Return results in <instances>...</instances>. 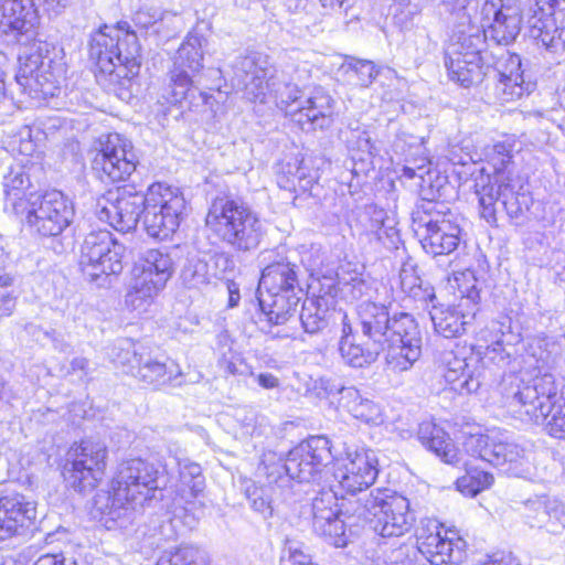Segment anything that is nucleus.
Segmentation results:
<instances>
[{"label":"nucleus","instance_id":"nucleus-1","mask_svg":"<svg viewBox=\"0 0 565 565\" xmlns=\"http://www.w3.org/2000/svg\"><path fill=\"white\" fill-rule=\"evenodd\" d=\"M232 71L237 86H243L250 99L264 103L268 95L273 96L286 116L302 129H322L330 125L331 96L322 87H315L305 96L299 89L303 76L298 65L290 64L278 72L268 55L252 52L238 56Z\"/></svg>","mask_w":565,"mask_h":565},{"label":"nucleus","instance_id":"nucleus-2","mask_svg":"<svg viewBox=\"0 0 565 565\" xmlns=\"http://www.w3.org/2000/svg\"><path fill=\"white\" fill-rule=\"evenodd\" d=\"M89 57L97 66V82L121 100H129L140 71L136 33L120 25L99 28L90 36Z\"/></svg>","mask_w":565,"mask_h":565},{"label":"nucleus","instance_id":"nucleus-3","mask_svg":"<svg viewBox=\"0 0 565 565\" xmlns=\"http://www.w3.org/2000/svg\"><path fill=\"white\" fill-rule=\"evenodd\" d=\"M360 328L364 338L376 339L382 350L386 349V366L393 373L411 370L422 355L418 323L407 312L391 313V302L364 303L360 309Z\"/></svg>","mask_w":565,"mask_h":565},{"label":"nucleus","instance_id":"nucleus-4","mask_svg":"<svg viewBox=\"0 0 565 565\" xmlns=\"http://www.w3.org/2000/svg\"><path fill=\"white\" fill-rule=\"evenodd\" d=\"M355 525V531L365 522L373 523V530L382 537H399L415 523L409 500L390 489L377 488L351 501L343 511Z\"/></svg>","mask_w":565,"mask_h":565},{"label":"nucleus","instance_id":"nucleus-5","mask_svg":"<svg viewBox=\"0 0 565 565\" xmlns=\"http://www.w3.org/2000/svg\"><path fill=\"white\" fill-rule=\"evenodd\" d=\"M205 223L221 242L236 252L256 249L265 235L257 213L241 199L215 198L209 207Z\"/></svg>","mask_w":565,"mask_h":565},{"label":"nucleus","instance_id":"nucleus-6","mask_svg":"<svg viewBox=\"0 0 565 565\" xmlns=\"http://www.w3.org/2000/svg\"><path fill=\"white\" fill-rule=\"evenodd\" d=\"M552 374L536 376L518 386L511 404L519 405L529 418L543 424L547 434L565 440V402Z\"/></svg>","mask_w":565,"mask_h":565},{"label":"nucleus","instance_id":"nucleus-7","mask_svg":"<svg viewBox=\"0 0 565 565\" xmlns=\"http://www.w3.org/2000/svg\"><path fill=\"white\" fill-rule=\"evenodd\" d=\"M332 457L330 440L326 436H311L292 448L284 463L265 465L258 470L267 477L268 486L285 487L290 479L311 482L318 480Z\"/></svg>","mask_w":565,"mask_h":565},{"label":"nucleus","instance_id":"nucleus-8","mask_svg":"<svg viewBox=\"0 0 565 565\" xmlns=\"http://www.w3.org/2000/svg\"><path fill=\"white\" fill-rule=\"evenodd\" d=\"M412 220L427 254L449 255L458 248L462 230L458 217L443 202L422 200L413 210Z\"/></svg>","mask_w":565,"mask_h":565},{"label":"nucleus","instance_id":"nucleus-9","mask_svg":"<svg viewBox=\"0 0 565 565\" xmlns=\"http://www.w3.org/2000/svg\"><path fill=\"white\" fill-rule=\"evenodd\" d=\"M462 446L471 457L489 462L509 475L519 478H526L532 475L531 448L509 440L504 434H470L463 440Z\"/></svg>","mask_w":565,"mask_h":565},{"label":"nucleus","instance_id":"nucleus-10","mask_svg":"<svg viewBox=\"0 0 565 565\" xmlns=\"http://www.w3.org/2000/svg\"><path fill=\"white\" fill-rule=\"evenodd\" d=\"M476 195L479 201L480 216L490 225H497L498 201L501 202L508 216L512 220H520L529 210L530 196L523 189V182L516 174H499L481 178L476 185Z\"/></svg>","mask_w":565,"mask_h":565},{"label":"nucleus","instance_id":"nucleus-11","mask_svg":"<svg viewBox=\"0 0 565 565\" xmlns=\"http://www.w3.org/2000/svg\"><path fill=\"white\" fill-rule=\"evenodd\" d=\"M124 244L106 230L92 231L82 244L79 266L90 282L106 286L109 276H117L124 269Z\"/></svg>","mask_w":565,"mask_h":565},{"label":"nucleus","instance_id":"nucleus-12","mask_svg":"<svg viewBox=\"0 0 565 565\" xmlns=\"http://www.w3.org/2000/svg\"><path fill=\"white\" fill-rule=\"evenodd\" d=\"M171 256L161 249H148L132 267V281L126 303L135 310H146L166 287L173 274Z\"/></svg>","mask_w":565,"mask_h":565},{"label":"nucleus","instance_id":"nucleus-13","mask_svg":"<svg viewBox=\"0 0 565 565\" xmlns=\"http://www.w3.org/2000/svg\"><path fill=\"white\" fill-rule=\"evenodd\" d=\"M142 223L147 234L166 239L180 226L186 202L182 191L164 183H153L146 193Z\"/></svg>","mask_w":565,"mask_h":565},{"label":"nucleus","instance_id":"nucleus-14","mask_svg":"<svg viewBox=\"0 0 565 565\" xmlns=\"http://www.w3.org/2000/svg\"><path fill=\"white\" fill-rule=\"evenodd\" d=\"M107 457V446L100 440L84 439L74 444L64 465L68 486L81 493L92 492L105 476Z\"/></svg>","mask_w":565,"mask_h":565},{"label":"nucleus","instance_id":"nucleus-15","mask_svg":"<svg viewBox=\"0 0 565 565\" xmlns=\"http://www.w3.org/2000/svg\"><path fill=\"white\" fill-rule=\"evenodd\" d=\"M458 282L460 300L454 307L433 306L430 318L435 331L446 339L460 337L466 328L475 319L480 302V291L477 287V279L471 271L461 273L455 278Z\"/></svg>","mask_w":565,"mask_h":565},{"label":"nucleus","instance_id":"nucleus-16","mask_svg":"<svg viewBox=\"0 0 565 565\" xmlns=\"http://www.w3.org/2000/svg\"><path fill=\"white\" fill-rule=\"evenodd\" d=\"M354 500V497L342 499L339 505V499L332 489H321L311 502L313 531L335 547L345 546L349 536L355 533V525L350 524V519L343 511Z\"/></svg>","mask_w":565,"mask_h":565},{"label":"nucleus","instance_id":"nucleus-17","mask_svg":"<svg viewBox=\"0 0 565 565\" xmlns=\"http://www.w3.org/2000/svg\"><path fill=\"white\" fill-rule=\"evenodd\" d=\"M117 354L118 364L126 367V372L153 388L166 385H180L182 372L173 361H162L159 356L151 354L145 348L138 350L135 344L125 341Z\"/></svg>","mask_w":565,"mask_h":565},{"label":"nucleus","instance_id":"nucleus-18","mask_svg":"<svg viewBox=\"0 0 565 565\" xmlns=\"http://www.w3.org/2000/svg\"><path fill=\"white\" fill-rule=\"evenodd\" d=\"M417 548L431 565H459L466 556V541L437 520H422L416 530Z\"/></svg>","mask_w":565,"mask_h":565},{"label":"nucleus","instance_id":"nucleus-19","mask_svg":"<svg viewBox=\"0 0 565 565\" xmlns=\"http://www.w3.org/2000/svg\"><path fill=\"white\" fill-rule=\"evenodd\" d=\"M526 24L530 36L547 52L565 51V8L558 0H530Z\"/></svg>","mask_w":565,"mask_h":565},{"label":"nucleus","instance_id":"nucleus-20","mask_svg":"<svg viewBox=\"0 0 565 565\" xmlns=\"http://www.w3.org/2000/svg\"><path fill=\"white\" fill-rule=\"evenodd\" d=\"M204 43L203 35L189 33L178 49L170 71V82L163 95L167 103L178 104L185 98L194 77L203 68Z\"/></svg>","mask_w":565,"mask_h":565},{"label":"nucleus","instance_id":"nucleus-21","mask_svg":"<svg viewBox=\"0 0 565 565\" xmlns=\"http://www.w3.org/2000/svg\"><path fill=\"white\" fill-rule=\"evenodd\" d=\"M22 216L33 231L51 237L60 235L71 224L74 209L62 192L52 190L33 196Z\"/></svg>","mask_w":565,"mask_h":565},{"label":"nucleus","instance_id":"nucleus-22","mask_svg":"<svg viewBox=\"0 0 565 565\" xmlns=\"http://www.w3.org/2000/svg\"><path fill=\"white\" fill-rule=\"evenodd\" d=\"M137 157L131 142L119 134H108L99 139V149L92 161L100 180L126 181L136 170Z\"/></svg>","mask_w":565,"mask_h":565},{"label":"nucleus","instance_id":"nucleus-23","mask_svg":"<svg viewBox=\"0 0 565 565\" xmlns=\"http://www.w3.org/2000/svg\"><path fill=\"white\" fill-rule=\"evenodd\" d=\"M159 469L151 462L134 458L120 463L111 489H117V500L130 499L145 503L156 498L159 487Z\"/></svg>","mask_w":565,"mask_h":565},{"label":"nucleus","instance_id":"nucleus-24","mask_svg":"<svg viewBox=\"0 0 565 565\" xmlns=\"http://www.w3.org/2000/svg\"><path fill=\"white\" fill-rule=\"evenodd\" d=\"M145 204H147L146 194L132 188H122L115 192L108 191L98 199L96 215L116 231L128 233L136 228Z\"/></svg>","mask_w":565,"mask_h":565},{"label":"nucleus","instance_id":"nucleus-25","mask_svg":"<svg viewBox=\"0 0 565 565\" xmlns=\"http://www.w3.org/2000/svg\"><path fill=\"white\" fill-rule=\"evenodd\" d=\"M484 35L498 44L508 45L521 32L522 8L520 0H486L480 10Z\"/></svg>","mask_w":565,"mask_h":565},{"label":"nucleus","instance_id":"nucleus-26","mask_svg":"<svg viewBox=\"0 0 565 565\" xmlns=\"http://www.w3.org/2000/svg\"><path fill=\"white\" fill-rule=\"evenodd\" d=\"M18 84L33 98L54 97L60 92L58 76L52 70V60L40 53L19 55Z\"/></svg>","mask_w":565,"mask_h":565},{"label":"nucleus","instance_id":"nucleus-27","mask_svg":"<svg viewBox=\"0 0 565 565\" xmlns=\"http://www.w3.org/2000/svg\"><path fill=\"white\" fill-rule=\"evenodd\" d=\"M347 462L335 477L340 487L354 495L370 488L379 475L376 452L365 447H348Z\"/></svg>","mask_w":565,"mask_h":565},{"label":"nucleus","instance_id":"nucleus-28","mask_svg":"<svg viewBox=\"0 0 565 565\" xmlns=\"http://www.w3.org/2000/svg\"><path fill=\"white\" fill-rule=\"evenodd\" d=\"M1 12L2 33L11 35L22 45L35 41L40 17L33 0H4Z\"/></svg>","mask_w":565,"mask_h":565},{"label":"nucleus","instance_id":"nucleus-29","mask_svg":"<svg viewBox=\"0 0 565 565\" xmlns=\"http://www.w3.org/2000/svg\"><path fill=\"white\" fill-rule=\"evenodd\" d=\"M36 519V504L12 492L0 498V541L23 535Z\"/></svg>","mask_w":565,"mask_h":565},{"label":"nucleus","instance_id":"nucleus-30","mask_svg":"<svg viewBox=\"0 0 565 565\" xmlns=\"http://www.w3.org/2000/svg\"><path fill=\"white\" fill-rule=\"evenodd\" d=\"M348 264L338 273V280L342 298L349 302H359L356 315L360 320V309L364 303L386 305L380 301L379 282L366 277L363 268Z\"/></svg>","mask_w":565,"mask_h":565},{"label":"nucleus","instance_id":"nucleus-31","mask_svg":"<svg viewBox=\"0 0 565 565\" xmlns=\"http://www.w3.org/2000/svg\"><path fill=\"white\" fill-rule=\"evenodd\" d=\"M300 274V267L287 258L275 260L263 269L257 291L303 295Z\"/></svg>","mask_w":565,"mask_h":565},{"label":"nucleus","instance_id":"nucleus-32","mask_svg":"<svg viewBox=\"0 0 565 565\" xmlns=\"http://www.w3.org/2000/svg\"><path fill=\"white\" fill-rule=\"evenodd\" d=\"M96 505L108 530H125L135 522L137 508L142 507L143 503H135L130 499L117 500V489H111V493L97 497Z\"/></svg>","mask_w":565,"mask_h":565},{"label":"nucleus","instance_id":"nucleus-33","mask_svg":"<svg viewBox=\"0 0 565 565\" xmlns=\"http://www.w3.org/2000/svg\"><path fill=\"white\" fill-rule=\"evenodd\" d=\"M4 209L22 216L38 193L29 192L30 178L21 166L10 168L3 177Z\"/></svg>","mask_w":565,"mask_h":565},{"label":"nucleus","instance_id":"nucleus-34","mask_svg":"<svg viewBox=\"0 0 565 565\" xmlns=\"http://www.w3.org/2000/svg\"><path fill=\"white\" fill-rule=\"evenodd\" d=\"M460 54L457 49H447L446 51L445 65L449 78L463 87L481 83L487 70L482 63V57L475 53Z\"/></svg>","mask_w":565,"mask_h":565},{"label":"nucleus","instance_id":"nucleus-35","mask_svg":"<svg viewBox=\"0 0 565 565\" xmlns=\"http://www.w3.org/2000/svg\"><path fill=\"white\" fill-rule=\"evenodd\" d=\"M335 305L337 300L329 295L306 298L299 316L303 331L309 334L323 331L335 319Z\"/></svg>","mask_w":565,"mask_h":565},{"label":"nucleus","instance_id":"nucleus-36","mask_svg":"<svg viewBox=\"0 0 565 565\" xmlns=\"http://www.w3.org/2000/svg\"><path fill=\"white\" fill-rule=\"evenodd\" d=\"M258 292L260 315L271 326L285 324L297 311L302 295L281 292Z\"/></svg>","mask_w":565,"mask_h":565},{"label":"nucleus","instance_id":"nucleus-37","mask_svg":"<svg viewBox=\"0 0 565 565\" xmlns=\"http://www.w3.org/2000/svg\"><path fill=\"white\" fill-rule=\"evenodd\" d=\"M418 439L423 446L439 457L445 463L458 466L462 455L449 435L433 422H423L418 427Z\"/></svg>","mask_w":565,"mask_h":565},{"label":"nucleus","instance_id":"nucleus-38","mask_svg":"<svg viewBox=\"0 0 565 565\" xmlns=\"http://www.w3.org/2000/svg\"><path fill=\"white\" fill-rule=\"evenodd\" d=\"M521 66L520 55L510 54L505 63L501 64V68L497 70L498 84L495 89L503 102L520 98L529 90V85L524 86Z\"/></svg>","mask_w":565,"mask_h":565},{"label":"nucleus","instance_id":"nucleus-39","mask_svg":"<svg viewBox=\"0 0 565 565\" xmlns=\"http://www.w3.org/2000/svg\"><path fill=\"white\" fill-rule=\"evenodd\" d=\"M339 404L354 418L367 425L377 426L384 422V414L381 406L363 397L360 391L353 386L343 391V397H340Z\"/></svg>","mask_w":565,"mask_h":565},{"label":"nucleus","instance_id":"nucleus-40","mask_svg":"<svg viewBox=\"0 0 565 565\" xmlns=\"http://www.w3.org/2000/svg\"><path fill=\"white\" fill-rule=\"evenodd\" d=\"M444 361L447 363L444 377L452 391L459 394H470L480 387L479 375L470 370V364L466 359L457 358L449 352L445 354Z\"/></svg>","mask_w":565,"mask_h":565},{"label":"nucleus","instance_id":"nucleus-41","mask_svg":"<svg viewBox=\"0 0 565 565\" xmlns=\"http://www.w3.org/2000/svg\"><path fill=\"white\" fill-rule=\"evenodd\" d=\"M398 287L405 297L415 301L428 303L436 298L434 288L420 278L417 266L411 260L403 263L399 269Z\"/></svg>","mask_w":565,"mask_h":565},{"label":"nucleus","instance_id":"nucleus-42","mask_svg":"<svg viewBox=\"0 0 565 565\" xmlns=\"http://www.w3.org/2000/svg\"><path fill=\"white\" fill-rule=\"evenodd\" d=\"M339 351L344 363L352 367H364L376 361L383 351L376 339L363 343L340 341Z\"/></svg>","mask_w":565,"mask_h":565},{"label":"nucleus","instance_id":"nucleus-43","mask_svg":"<svg viewBox=\"0 0 565 565\" xmlns=\"http://www.w3.org/2000/svg\"><path fill=\"white\" fill-rule=\"evenodd\" d=\"M491 329L495 335L487 347L486 355L504 364L511 355L509 349L520 342L521 335L512 331L510 322H492Z\"/></svg>","mask_w":565,"mask_h":565},{"label":"nucleus","instance_id":"nucleus-44","mask_svg":"<svg viewBox=\"0 0 565 565\" xmlns=\"http://www.w3.org/2000/svg\"><path fill=\"white\" fill-rule=\"evenodd\" d=\"M180 475L179 493L185 503H190L204 489V477L201 466L190 459H180L178 461Z\"/></svg>","mask_w":565,"mask_h":565},{"label":"nucleus","instance_id":"nucleus-45","mask_svg":"<svg viewBox=\"0 0 565 565\" xmlns=\"http://www.w3.org/2000/svg\"><path fill=\"white\" fill-rule=\"evenodd\" d=\"M361 223L365 230L373 233L379 241H383L384 237L392 238L396 235L393 220L387 216L384 209L377 205L370 204L364 207V212L361 215Z\"/></svg>","mask_w":565,"mask_h":565},{"label":"nucleus","instance_id":"nucleus-46","mask_svg":"<svg viewBox=\"0 0 565 565\" xmlns=\"http://www.w3.org/2000/svg\"><path fill=\"white\" fill-rule=\"evenodd\" d=\"M515 147L516 140L513 137H505L492 146L488 158L493 167L494 177H499V174H514L512 159L514 152L519 151Z\"/></svg>","mask_w":565,"mask_h":565},{"label":"nucleus","instance_id":"nucleus-47","mask_svg":"<svg viewBox=\"0 0 565 565\" xmlns=\"http://www.w3.org/2000/svg\"><path fill=\"white\" fill-rule=\"evenodd\" d=\"M345 142L351 151L361 153L360 160H365V157L375 154L376 149L372 141V137L367 128L359 121L351 122L348 130L344 132Z\"/></svg>","mask_w":565,"mask_h":565},{"label":"nucleus","instance_id":"nucleus-48","mask_svg":"<svg viewBox=\"0 0 565 565\" xmlns=\"http://www.w3.org/2000/svg\"><path fill=\"white\" fill-rule=\"evenodd\" d=\"M493 481L492 473L475 469L458 478L457 488L463 494L475 497L482 490L488 489Z\"/></svg>","mask_w":565,"mask_h":565},{"label":"nucleus","instance_id":"nucleus-49","mask_svg":"<svg viewBox=\"0 0 565 565\" xmlns=\"http://www.w3.org/2000/svg\"><path fill=\"white\" fill-rule=\"evenodd\" d=\"M181 279L189 288H201L210 284L207 264L201 259H190L182 269Z\"/></svg>","mask_w":565,"mask_h":565},{"label":"nucleus","instance_id":"nucleus-50","mask_svg":"<svg viewBox=\"0 0 565 565\" xmlns=\"http://www.w3.org/2000/svg\"><path fill=\"white\" fill-rule=\"evenodd\" d=\"M177 19L178 17L175 14L161 12L156 8H142L136 12L134 21L136 25L141 29H153L154 33H160L164 21H172Z\"/></svg>","mask_w":565,"mask_h":565},{"label":"nucleus","instance_id":"nucleus-51","mask_svg":"<svg viewBox=\"0 0 565 565\" xmlns=\"http://www.w3.org/2000/svg\"><path fill=\"white\" fill-rule=\"evenodd\" d=\"M343 66L358 77L356 84L363 88L369 87L379 75V68L369 60L350 57Z\"/></svg>","mask_w":565,"mask_h":565},{"label":"nucleus","instance_id":"nucleus-52","mask_svg":"<svg viewBox=\"0 0 565 565\" xmlns=\"http://www.w3.org/2000/svg\"><path fill=\"white\" fill-rule=\"evenodd\" d=\"M274 486L275 484L268 486V481L266 480V484L264 487L258 488L250 484L245 489L246 498L249 500L250 507L265 518L273 514L271 500L267 492L268 489H271Z\"/></svg>","mask_w":565,"mask_h":565},{"label":"nucleus","instance_id":"nucleus-53","mask_svg":"<svg viewBox=\"0 0 565 565\" xmlns=\"http://www.w3.org/2000/svg\"><path fill=\"white\" fill-rule=\"evenodd\" d=\"M280 565H317L311 555L306 551L303 543L295 540H286Z\"/></svg>","mask_w":565,"mask_h":565},{"label":"nucleus","instance_id":"nucleus-54","mask_svg":"<svg viewBox=\"0 0 565 565\" xmlns=\"http://www.w3.org/2000/svg\"><path fill=\"white\" fill-rule=\"evenodd\" d=\"M484 34L481 35L479 32L475 34L461 33L452 41L447 49H457L460 55H468V53H475L477 56H481V50L484 44Z\"/></svg>","mask_w":565,"mask_h":565},{"label":"nucleus","instance_id":"nucleus-55","mask_svg":"<svg viewBox=\"0 0 565 565\" xmlns=\"http://www.w3.org/2000/svg\"><path fill=\"white\" fill-rule=\"evenodd\" d=\"M347 388L348 387L328 377H318L311 380L310 384L308 385V392L320 399L328 398L334 394H340V397H343V391Z\"/></svg>","mask_w":565,"mask_h":565},{"label":"nucleus","instance_id":"nucleus-56","mask_svg":"<svg viewBox=\"0 0 565 565\" xmlns=\"http://www.w3.org/2000/svg\"><path fill=\"white\" fill-rule=\"evenodd\" d=\"M550 497L541 495L534 499H530L525 503L526 518L531 526L544 527L546 524V515L548 514V510L544 508L536 507L539 503L542 505L548 504Z\"/></svg>","mask_w":565,"mask_h":565},{"label":"nucleus","instance_id":"nucleus-57","mask_svg":"<svg viewBox=\"0 0 565 565\" xmlns=\"http://www.w3.org/2000/svg\"><path fill=\"white\" fill-rule=\"evenodd\" d=\"M536 507L544 508L548 510V514L546 515V524L544 527L550 532H557L558 529L565 527V510L557 499L550 498L547 505H542L539 503Z\"/></svg>","mask_w":565,"mask_h":565},{"label":"nucleus","instance_id":"nucleus-58","mask_svg":"<svg viewBox=\"0 0 565 565\" xmlns=\"http://www.w3.org/2000/svg\"><path fill=\"white\" fill-rule=\"evenodd\" d=\"M175 562L179 565H210V557L198 547L183 546L177 550Z\"/></svg>","mask_w":565,"mask_h":565},{"label":"nucleus","instance_id":"nucleus-59","mask_svg":"<svg viewBox=\"0 0 565 565\" xmlns=\"http://www.w3.org/2000/svg\"><path fill=\"white\" fill-rule=\"evenodd\" d=\"M288 174L292 177V179H296V186L297 190L306 192L311 190L316 177L311 174L309 168L305 167L303 164H290L288 163Z\"/></svg>","mask_w":565,"mask_h":565},{"label":"nucleus","instance_id":"nucleus-60","mask_svg":"<svg viewBox=\"0 0 565 565\" xmlns=\"http://www.w3.org/2000/svg\"><path fill=\"white\" fill-rule=\"evenodd\" d=\"M408 552L409 547L406 545H399L391 550H383L382 565H414Z\"/></svg>","mask_w":565,"mask_h":565},{"label":"nucleus","instance_id":"nucleus-61","mask_svg":"<svg viewBox=\"0 0 565 565\" xmlns=\"http://www.w3.org/2000/svg\"><path fill=\"white\" fill-rule=\"evenodd\" d=\"M17 300L18 296L12 291H0V320L13 313Z\"/></svg>","mask_w":565,"mask_h":565},{"label":"nucleus","instance_id":"nucleus-62","mask_svg":"<svg viewBox=\"0 0 565 565\" xmlns=\"http://www.w3.org/2000/svg\"><path fill=\"white\" fill-rule=\"evenodd\" d=\"M326 13L344 12L353 6V0H319Z\"/></svg>","mask_w":565,"mask_h":565},{"label":"nucleus","instance_id":"nucleus-63","mask_svg":"<svg viewBox=\"0 0 565 565\" xmlns=\"http://www.w3.org/2000/svg\"><path fill=\"white\" fill-rule=\"evenodd\" d=\"M476 565H520L512 554H495Z\"/></svg>","mask_w":565,"mask_h":565},{"label":"nucleus","instance_id":"nucleus-64","mask_svg":"<svg viewBox=\"0 0 565 565\" xmlns=\"http://www.w3.org/2000/svg\"><path fill=\"white\" fill-rule=\"evenodd\" d=\"M36 565H77L73 558H65L63 555H43L39 558Z\"/></svg>","mask_w":565,"mask_h":565}]
</instances>
